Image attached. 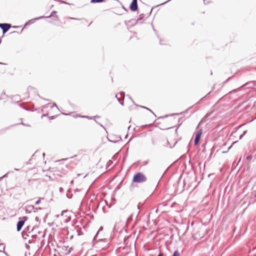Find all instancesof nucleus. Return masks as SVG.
<instances>
[{
	"instance_id": "bf43d9fd",
	"label": "nucleus",
	"mask_w": 256,
	"mask_h": 256,
	"mask_svg": "<svg viewBox=\"0 0 256 256\" xmlns=\"http://www.w3.org/2000/svg\"><path fill=\"white\" fill-rule=\"evenodd\" d=\"M116 228V226H114V230Z\"/></svg>"
},
{
	"instance_id": "f3484780",
	"label": "nucleus",
	"mask_w": 256,
	"mask_h": 256,
	"mask_svg": "<svg viewBox=\"0 0 256 256\" xmlns=\"http://www.w3.org/2000/svg\"><path fill=\"white\" fill-rule=\"evenodd\" d=\"M80 117H82V118H87L88 119H90V120H92L94 118V117L93 116H80ZM94 118H99V116H94Z\"/></svg>"
},
{
	"instance_id": "e2e57ef3",
	"label": "nucleus",
	"mask_w": 256,
	"mask_h": 256,
	"mask_svg": "<svg viewBox=\"0 0 256 256\" xmlns=\"http://www.w3.org/2000/svg\"><path fill=\"white\" fill-rule=\"evenodd\" d=\"M2 251L0 250V252H2Z\"/></svg>"
},
{
	"instance_id": "ddd939ff",
	"label": "nucleus",
	"mask_w": 256,
	"mask_h": 256,
	"mask_svg": "<svg viewBox=\"0 0 256 256\" xmlns=\"http://www.w3.org/2000/svg\"><path fill=\"white\" fill-rule=\"evenodd\" d=\"M105 0H91L90 3L92 4H96V3H101L104 2Z\"/></svg>"
},
{
	"instance_id": "393cba45",
	"label": "nucleus",
	"mask_w": 256,
	"mask_h": 256,
	"mask_svg": "<svg viewBox=\"0 0 256 256\" xmlns=\"http://www.w3.org/2000/svg\"><path fill=\"white\" fill-rule=\"evenodd\" d=\"M28 242L29 244H32V243H34V240H33V239H32H32H30V240H28Z\"/></svg>"
},
{
	"instance_id": "5fc2aeb1",
	"label": "nucleus",
	"mask_w": 256,
	"mask_h": 256,
	"mask_svg": "<svg viewBox=\"0 0 256 256\" xmlns=\"http://www.w3.org/2000/svg\"><path fill=\"white\" fill-rule=\"evenodd\" d=\"M38 234H41V233H42V232H38Z\"/></svg>"
},
{
	"instance_id": "603ef678",
	"label": "nucleus",
	"mask_w": 256,
	"mask_h": 256,
	"mask_svg": "<svg viewBox=\"0 0 256 256\" xmlns=\"http://www.w3.org/2000/svg\"><path fill=\"white\" fill-rule=\"evenodd\" d=\"M24 108V109H25L26 110H28V108Z\"/></svg>"
},
{
	"instance_id": "aec40b11",
	"label": "nucleus",
	"mask_w": 256,
	"mask_h": 256,
	"mask_svg": "<svg viewBox=\"0 0 256 256\" xmlns=\"http://www.w3.org/2000/svg\"><path fill=\"white\" fill-rule=\"evenodd\" d=\"M209 116V114H206L202 118V120H201L200 124L202 122H204V121L206 120V118L208 116Z\"/></svg>"
},
{
	"instance_id": "c03bdc74",
	"label": "nucleus",
	"mask_w": 256,
	"mask_h": 256,
	"mask_svg": "<svg viewBox=\"0 0 256 256\" xmlns=\"http://www.w3.org/2000/svg\"><path fill=\"white\" fill-rule=\"evenodd\" d=\"M130 98L131 100L132 101V102L134 104V100L131 98H130Z\"/></svg>"
},
{
	"instance_id": "ea45409f",
	"label": "nucleus",
	"mask_w": 256,
	"mask_h": 256,
	"mask_svg": "<svg viewBox=\"0 0 256 256\" xmlns=\"http://www.w3.org/2000/svg\"><path fill=\"white\" fill-rule=\"evenodd\" d=\"M137 207H138V208L139 210L140 208V204H138Z\"/></svg>"
},
{
	"instance_id": "b1692460",
	"label": "nucleus",
	"mask_w": 256,
	"mask_h": 256,
	"mask_svg": "<svg viewBox=\"0 0 256 256\" xmlns=\"http://www.w3.org/2000/svg\"><path fill=\"white\" fill-rule=\"evenodd\" d=\"M60 2L62 4H69L67 2H65V1H64V0H60Z\"/></svg>"
},
{
	"instance_id": "09e8293b",
	"label": "nucleus",
	"mask_w": 256,
	"mask_h": 256,
	"mask_svg": "<svg viewBox=\"0 0 256 256\" xmlns=\"http://www.w3.org/2000/svg\"><path fill=\"white\" fill-rule=\"evenodd\" d=\"M66 196H67V198H70V197L68 196V194H66Z\"/></svg>"
},
{
	"instance_id": "7c9ffc66",
	"label": "nucleus",
	"mask_w": 256,
	"mask_h": 256,
	"mask_svg": "<svg viewBox=\"0 0 256 256\" xmlns=\"http://www.w3.org/2000/svg\"><path fill=\"white\" fill-rule=\"evenodd\" d=\"M41 209H42V208H35V210L36 211V212H38V210H41Z\"/></svg>"
},
{
	"instance_id": "6e6552de",
	"label": "nucleus",
	"mask_w": 256,
	"mask_h": 256,
	"mask_svg": "<svg viewBox=\"0 0 256 256\" xmlns=\"http://www.w3.org/2000/svg\"><path fill=\"white\" fill-rule=\"evenodd\" d=\"M120 95L122 97V100L118 99V101L119 103L122 106H124V98L125 92H120Z\"/></svg>"
},
{
	"instance_id": "6e6d98bb",
	"label": "nucleus",
	"mask_w": 256,
	"mask_h": 256,
	"mask_svg": "<svg viewBox=\"0 0 256 256\" xmlns=\"http://www.w3.org/2000/svg\"><path fill=\"white\" fill-rule=\"evenodd\" d=\"M108 162H112L111 161V160H110L108 161Z\"/></svg>"
},
{
	"instance_id": "6ab92c4d",
	"label": "nucleus",
	"mask_w": 256,
	"mask_h": 256,
	"mask_svg": "<svg viewBox=\"0 0 256 256\" xmlns=\"http://www.w3.org/2000/svg\"><path fill=\"white\" fill-rule=\"evenodd\" d=\"M209 116V114H206L202 118V120H201L200 124L202 122H204V121L206 120V118L208 116Z\"/></svg>"
},
{
	"instance_id": "49530a36",
	"label": "nucleus",
	"mask_w": 256,
	"mask_h": 256,
	"mask_svg": "<svg viewBox=\"0 0 256 256\" xmlns=\"http://www.w3.org/2000/svg\"><path fill=\"white\" fill-rule=\"evenodd\" d=\"M250 83V82H247V83H246V84H244V85H248V84H249Z\"/></svg>"
},
{
	"instance_id": "a211bd4d",
	"label": "nucleus",
	"mask_w": 256,
	"mask_h": 256,
	"mask_svg": "<svg viewBox=\"0 0 256 256\" xmlns=\"http://www.w3.org/2000/svg\"><path fill=\"white\" fill-rule=\"evenodd\" d=\"M172 256H180V254L178 250H176L174 252Z\"/></svg>"
},
{
	"instance_id": "3c124183",
	"label": "nucleus",
	"mask_w": 256,
	"mask_h": 256,
	"mask_svg": "<svg viewBox=\"0 0 256 256\" xmlns=\"http://www.w3.org/2000/svg\"><path fill=\"white\" fill-rule=\"evenodd\" d=\"M205 97H206V96H204V97H203V98H202L200 100H200H203L204 98H205Z\"/></svg>"
},
{
	"instance_id": "0eeeda50",
	"label": "nucleus",
	"mask_w": 256,
	"mask_h": 256,
	"mask_svg": "<svg viewBox=\"0 0 256 256\" xmlns=\"http://www.w3.org/2000/svg\"><path fill=\"white\" fill-rule=\"evenodd\" d=\"M130 9L132 12H136L138 9V3L132 2L130 6Z\"/></svg>"
},
{
	"instance_id": "4468645a",
	"label": "nucleus",
	"mask_w": 256,
	"mask_h": 256,
	"mask_svg": "<svg viewBox=\"0 0 256 256\" xmlns=\"http://www.w3.org/2000/svg\"><path fill=\"white\" fill-rule=\"evenodd\" d=\"M144 18V14H140L139 16V18H138L137 20L135 22V23L134 24H136L138 20H142Z\"/></svg>"
},
{
	"instance_id": "13d9d810",
	"label": "nucleus",
	"mask_w": 256,
	"mask_h": 256,
	"mask_svg": "<svg viewBox=\"0 0 256 256\" xmlns=\"http://www.w3.org/2000/svg\"><path fill=\"white\" fill-rule=\"evenodd\" d=\"M130 128V126H129L128 127V129L129 130V129Z\"/></svg>"
},
{
	"instance_id": "4c0bfd02",
	"label": "nucleus",
	"mask_w": 256,
	"mask_h": 256,
	"mask_svg": "<svg viewBox=\"0 0 256 256\" xmlns=\"http://www.w3.org/2000/svg\"><path fill=\"white\" fill-rule=\"evenodd\" d=\"M38 97L40 98H42L43 100H48L44 99V98H41L39 94H38Z\"/></svg>"
},
{
	"instance_id": "9d476101",
	"label": "nucleus",
	"mask_w": 256,
	"mask_h": 256,
	"mask_svg": "<svg viewBox=\"0 0 256 256\" xmlns=\"http://www.w3.org/2000/svg\"><path fill=\"white\" fill-rule=\"evenodd\" d=\"M56 11L54 10V11H52V12H51V14H50V16H44V18H50V17H52V16H55V17H56V18H58V16H57V15H56Z\"/></svg>"
},
{
	"instance_id": "a878e982",
	"label": "nucleus",
	"mask_w": 256,
	"mask_h": 256,
	"mask_svg": "<svg viewBox=\"0 0 256 256\" xmlns=\"http://www.w3.org/2000/svg\"><path fill=\"white\" fill-rule=\"evenodd\" d=\"M246 131H244L243 134L240 136V139H241L242 138V136H244V135L246 134Z\"/></svg>"
},
{
	"instance_id": "c85d7f7f",
	"label": "nucleus",
	"mask_w": 256,
	"mask_h": 256,
	"mask_svg": "<svg viewBox=\"0 0 256 256\" xmlns=\"http://www.w3.org/2000/svg\"><path fill=\"white\" fill-rule=\"evenodd\" d=\"M118 94H120V92H118V94H117L116 95V96H115V97L116 98V99H117L118 100V99H120V98L118 97Z\"/></svg>"
},
{
	"instance_id": "a18cd8bd",
	"label": "nucleus",
	"mask_w": 256,
	"mask_h": 256,
	"mask_svg": "<svg viewBox=\"0 0 256 256\" xmlns=\"http://www.w3.org/2000/svg\"><path fill=\"white\" fill-rule=\"evenodd\" d=\"M14 170H20V169H18V168H14Z\"/></svg>"
},
{
	"instance_id": "20e7f679",
	"label": "nucleus",
	"mask_w": 256,
	"mask_h": 256,
	"mask_svg": "<svg viewBox=\"0 0 256 256\" xmlns=\"http://www.w3.org/2000/svg\"><path fill=\"white\" fill-rule=\"evenodd\" d=\"M108 141L112 142L113 143H116L122 140V138L120 136H110L109 138H108Z\"/></svg>"
},
{
	"instance_id": "f8f14e48",
	"label": "nucleus",
	"mask_w": 256,
	"mask_h": 256,
	"mask_svg": "<svg viewBox=\"0 0 256 256\" xmlns=\"http://www.w3.org/2000/svg\"><path fill=\"white\" fill-rule=\"evenodd\" d=\"M34 229V228H31V227L30 226H27L26 228L24 229V230H26V232H28V234H30V232L33 231Z\"/></svg>"
},
{
	"instance_id": "de8ad7c7",
	"label": "nucleus",
	"mask_w": 256,
	"mask_h": 256,
	"mask_svg": "<svg viewBox=\"0 0 256 256\" xmlns=\"http://www.w3.org/2000/svg\"><path fill=\"white\" fill-rule=\"evenodd\" d=\"M44 236H45V234H44H44H42V236L43 238H44Z\"/></svg>"
},
{
	"instance_id": "c9c22d12",
	"label": "nucleus",
	"mask_w": 256,
	"mask_h": 256,
	"mask_svg": "<svg viewBox=\"0 0 256 256\" xmlns=\"http://www.w3.org/2000/svg\"><path fill=\"white\" fill-rule=\"evenodd\" d=\"M59 190H60V192H62V190H63V188H60V189H59Z\"/></svg>"
},
{
	"instance_id": "8fccbe9b",
	"label": "nucleus",
	"mask_w": 256,
	"mask_h": 256,
	"mask_svg": "<svg viewBox=\"0 0 256 256\" xmlns=\"http://www.w3.org/2000/svg\"><path fill=\"white\" fill-rule=\"evenodd\" d=\"M71 18V19H74V20H77L76 18Z\"/></svg>"
},
{
	"instance_id": "58836bf2",
	"label": "nucleus",
	"mask_w": 256,
	"mask_h": 256,
	"mask_svg": "<svg viewBox=\"0 0 256 256\" xmlns=\"http://www.w3.org/2000/svg\"><path fill=\"white\" fill-rule=\"evenodd\" d=\"M8 174V172L6 173V174H4L2 178H4L6 176L7 174Z\"/></svg>"
},
{
	"instance_id": "412c9836",
	"label": "nucleus",
	"mask_w": 256,
	"mask_h": 256,
	"mask_svg": "<svg viewBox=\"0 0 256 256\" xmlns=\"http://www.w3.org/2000/svg\"><path fill=\"white\" fill-rule=\"evenodd\" d=\"M200 140H199L197 138H194V144L195 146H196L199 143Z\"/></svg>"
},
{
	"instance_id": "c756f323",
	"label": "nucleus",
	"mask_w": 256,
	"mask_h": 256,
	"mask_svg": "<svg viewBox=\"0 0 256 256\" xmlns=\"http://www.w3.org/2000/svg\"><path fill=\"white\" fill-rule=\"evenodd\" d=\"M25 246H26V248L27 249H29V248H30V246H29V245H28L27 244H25Z\"/></svg>"
},
{
	"instance_id": "680f3d73",
	"label": "nucleus",
	"mask_w": 256,
	"mask_h": 256,
	"mask_svg": "<svg viewBox=\"0 0 256 256\" xmlns=\"http://www.w3.org/2000/svg\"><path fill=\"white\" fill-rule=\"evenodd\" d=\"M0 64H3V63H2V62H0Z\"/></svg>"
},
{
	"instance_id": "7ed1b4c3",
	"label": "nucleus",
	"mask_w": 256,
	"mask_h": 256,
	"mask_svg": "<svg viewBox=\"0 0 256 256\" xmlns=\"http://www.w3.org/2000/svg\"><path fill=\"white\" fill-rule=\"evenodd\" d=\"M11 27V24L7 23L0 24V28L2 30L3 34L6 33Z\"/></svg>"
},
{
	"instance_id": "052dcab7",
	"label": "nucleus",
	"mask_w": 256,
	"mask_h": 256,
	"mask_svg": "<svg viewBox=\"0 0 256 256\" xmlns=\"http://www.w3.org/2000/svg\"><path fill=\"white\" fill-rule=\"evenodd\" d=\"M26 94L28 95V94L27 93H26Z\"/></svg>"
},
{
	"instance_id": "37998d69",
	"label": "nucleus",
	"mask_w": 256,
	"mask_h": 256,
	"mask_svg": "<svg viewBox=\"0 0 256 256\" xmlns=\"http://www.w3.org/2000/svg\"><path fill=\"white\" fill-rule=\"evenodd\" d=\"M4 254L6 255L7 256H9L6 252L4 251Z\"/></svg>"
},
{
	"instance_id": "1a4fd4ad",
	"label": "nucleus",
	"mask_w": 256,
	"mask_h": 256,
	"mask_svg": "<svg viewBox=\"0 0 256 256\" xmlns=\"http://www.w3.org/2000/svg\"><path fill=\"white\" fill-rule=\"evenodd\" d=\"M202 134V129H200L198 132L196 134V136H195L196 138H197L199 140H200Z\"/></svg>"
},
{
	"instance_id": "2eb2a0df",
	"label": "nucleus",
	"mask_w": 256,
	"mask_h": 256,
	"mask_svg": "<svg viewBox=\"0 0 256 256\" xmlns=\"http://www.w3.org/2000/svg\"><path fill=\"white\" fill-rule=\"evenodd\" d=\"M135 104L136 106H140V108H145V109H146V110H149L150 112L152 113V114H154L152 112V111L151 110H150V108H146V106H138V105H136V104Z\"/></svg>"
},
{
	"instance_id": "473e14b6",
	"label": "nucleus",
	"mask_w": 256,
	"mask_h": 256,
	"mask_svg": "<svg viewBox=\"0 0 256 256\" xmlns=\"http://www.w3.org/2000/svg\"><path fill=\"white\" fill-rule=\"evenodd\" d=\"M35 220L36 221V222H39V218L38 217H36L35 218Z\"/></svg>"
},
{
	"instance_id": "2f4dec72",
	"label": "nucleus",
	"mask_w": 256,
	"mask_h": 256,
	"mask_svg": "<svg viewBox=\"0 0 256 256\" xmlns=\"http://www.w3.org/2000/svg\"><path fill=\"white\" fill-rule=\"evenodd\" d=\"M55 118H56V116H50V120H52V119H54Z\"/></svg>"
},
{
	"instance_id": "4d7b16f0",
	"label": "nucleus",
	"mask_w": 256,
	"mask_h": 256,
	"mask_svg": "<svg viewBox=\"0 0 256 256\" xmlns=\"http://www.w3.org/2000/svg\"><path fill=\"white\" fill-rule=\"evenodd\" d=\"M204 0V4H206V3L205 2V0Z\"/></svg>"
},
{
	"instance_id": "72a5a7b5",
	"label": "nucleus",
	"mask_w": 256,
	"mask_h": 256,
	"mask_svg": "<svg viewBox=\"0 0 256 256\" xmlns=\"http://www.w3.org/2000/svg\"><path fill=\"white\" fill-rule=\"evenodd\" d=\"M32 88L31 87V86H29L28 88V90H32Z\"/></svg>"
},
{
	"instance_id": "39448f33",
	"label": "nucleus",
	"mask_w": 256,
	"mask_h": 256,
	"mask_svg": "<svg viewBox=\"0 0 256 256\" xmlns=\"http://www.w3.org/2000/svg\"><path fill=\"white\" fill-rule=\"evenodd\" d=\"M26 213L30 214L32 212H36L35 207L33 205L27 206L25 208Z\"/></svg>"
},
{
	"instance_id": "4be33fe9",
	"label": "nucleus",
	"mask_w": 256,
	"mask_h": 256,
	"mask_svg": "<svg viewBox=\"0 0 256 256\" xmlns=\"http://www.w3.org/2000/svg\"><path fill=\"white\" fill-rule=\"evenodd\" d=\"M41 199H44V198H39L38 200L35 202V204H39L40 202Z\"/></svg>"
},
{
	"instance_id": "dca6fc26",
	"label": "nucleus",
	"mask_w": 256,
	"mask_h": 256,
	"mask_svg": "<svg viewBox=\"0 0 256 256\" xmlns=\"http://www.w3.org/2000/svg\"><path fill=\"white\" fill-rule=\"evenodd\" d=\"M102 230H103V227H102V226H101L99 228L98 230V232H97V233L96 234V236H94V240H96V237L97 236H98V232H99L100 231Z\"/></svg>"
},
{
	"instance_id": "bb28decb",
	"label": "nucleus",
	"mask_w": 256,
	"mask_h": 256,
	"mask_svg": "<svg viewBox=\"0 0 256 256\" xmlns=\"http://www.w3.org/2000/svg\"><path fill=\"white\" fill-rule=\"evenodd\" d=\"M157 256H164V254L162 252H160L159 254Z\"/></svg>"
},
{
	"instance_id": "423d86ee",
	"label": "nucleus",
	"mask_w": 256,
	"mask_h": 256,
	"mask_svg": "<svg viewBox=\"0 0 256 256\" xmlns=\"http://www.w3.org/2000/svg\"><path fill=\"white\" fill-rule=\"evenodd\" d=\"M44 18V16H39V17H37V18H34L32 19H31V20H29L28 22H26L24 24V27L27 26H28V25H30V24H32L36 20H40V19H42V18Z\"/></svg>"
},
{
	"instance_id": "9b49d317",
	"label": "nucleus",
	"mask_w": 256,
	"mask_h": 256,
	"mask_svg": "<svg viewBox=\"0 0 256 256\" xmlns=\"http://www.w3.org/2000/svg\"><path fill=\"white\" fill-rule=\"evenodd\" d=\"M28 232H26V230H24L22 232V236L23 238L24 239H26V236H28L30 235L29 234H27Z\"/></svg>"
},
{
	"instance_id": "f257e3e1",
	"label": "nucleus",
	"mask_w": 256,
	"mask_h": 256,
	"mask_svg": "<svg viewBox=\"0 0 256 256\" xmlns=\"http://www.w3.org/2000/svg\"><path fill=\"white\" fill-rule=\"evenodd\" d=\"M146 177L141 172L136 173L132 178V182L136 183H142L146 182Z\"/></svg>"
},
{
	"instance_id": "5701e85b",
	"label": "nucleus",
	"mask_w": 256,
	"mask_h": 256,
	"mask_svg": "<svg viewBox=\"0 0 256 256\" xmlns=\"http://www.w3.org/2000/svg\"><path fill=\"white\" fill-rule=\"evenodd\" d=\"M246 159L248 160H249V161H250L252 159V156L251 154L250 155H248L246 156Z\"/></svg>"
},
{
	"instance_id": "864d4df0",
	"label": "nucleus",
	"mask_w": 256,
	"mask_h": 256,
	"mask_svg": "<svg viewBox=\"0 0 256 256\" xmlns=\"http://www.w3.org/2000/svg\"><path fill=\"white\" fill-rule=\"evenodd\" d=\"M62 114H64V115H68V114H65V113H62Z\"/></svg>"
},
{
	"instance_id": "f704fd0d",
	"label": "nucleus",
	"mask_w": 256,
	"mask_h": 256,
	"mask_svg": "<svg viewBox=\"0 0 256 256\" xmlns=\"http://www.w3.org/2000/svg\"><path fill=\"white\" fill-rule=\"evenodd\" d=\"M132 2H134L135 3H138V0H132Z\"/></svg>"
},
{
	"instance_id": "a19ab883",
	"label": "nucleus",
	"mask_w": 256,
	"mask_h": 256,
	"mask_svg": "<svg viewBox=\"0 0 256 256\" xmlns=\"http://www.w3.org/2000/svg\"><path fill=\"white\" fill-rule=\"evenodd\" d=\"M47 116V114H43L42 116L43 117V116Z\"/></svg>"
},
{
	"instance_id": "cd10ccee",
	"label": "nucleus",
	"mask_w": 256,
	"mask_h": 256,
	"mask_svg": "<svg viewBox=\"0 0 256 256\" xmlns=\"http://www.w3.org/2000/svg\"><path fill=\"white\" fill-rule=\"evenodd\" d=\"M32 238L33 239L34 238H37V235L36 234H34V235H32L31 236Z\"/></svg>"
},
{
	"instance_id": "e433bc0d",
	"label": "nucleus",
	"mask_w": 256,
	"mask_h": 256,
	"mask_svg": "<svg viewBox=\"0 0 256 256\" xmlns=\"http://www.w3.org/2000/svg\"><path fill=\"white\" fill-rule=\"evenodd\" d=\"M53 106H56V107H57L56 104L55 103H54V104H53V105H52V107H53Z\"/></svg>"
},
{
	"instance_id": "f03ea898",
	"label": "nucleus",
	"mask_w": 256,
	"mask_h": 256,
	"mask_svg": "<svg viewBox=\"0 0 256 256\" xmlns=\"http://www.w3.org/2000/svg\"><path fill=\"white\" fill-rule=\"evenodd\" d=\"M28 219V216H24L22 217H20L18 219V221L17 222L16 224V230L17 231L19 232L20 231L22 226H24L25 222L26 220Z\"/></svg>"
},
{
	"instance_id": "79ce46f5",
	"label": "nucleus",
	"mask_w": 256,
	"mask_h": 256,
	"mask_svg": "<svg viewBox=\"0 0 256 256\" xmlns=\"http://www.w3.org/2000/svg\"><path fill=\"white\" fill-rule=\"evenodd\" d=\"M181 114V113H180V114H176V115H179V114ZM175 114H172V115H175Z\"/></svg>"
}]
</instances>
